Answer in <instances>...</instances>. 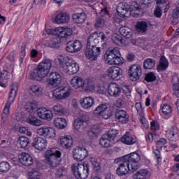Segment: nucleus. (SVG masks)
Segmentation results:
<instances>
[{
  "instance_id": "obj_1",
  "label": "nucleus",
  "mask_w": 179,
  "mask_h": 179,
  "mask_svg": "<svg viewBox=\"0 0 179 179\" xmlns=\"http://www.w3.org/2000/svg\"><path fill=\"white\" fill-rule=\"evenodd\" d=\"M70 84L74 89H83L86 93L94 92V83L92 78L83 79L80 76H74L71 78Z\"/></svg>"
},
{
  "instance_id": "obj_2",
  "label": "nucleus",
  "mask_w": 179,
  "mask_h": 179,
  "mask_svg": "<svg viewBox=\"0 0 179 179\" xmlns=\"http://www.w3.org/2000/svg\"><path fill=\"white\" fill-rule=\"evenodd\" d=\"M104 59L108 65H123L125 62V59L121 57V52L119 48H114L107 50L104 55Z\"/></svg>"
},
{
  "instance_id": "obj_3",
  "label": "nucleus",
  "mask_w": 179,
  "mask_h": 179,
  "mask_svg": "<svg viewBox=\"0 0 179 179\" xmlns=\"http://www.w3.org/2000/svg\"><path fill=\"white\" fill-rule=\"evenodd\" d=\"M61 151L51 148L47 150L44 153V162L50 167H57L61 164Z\"/></svg>"
},
{
  "instance_id": "obj_4",
  "label": "nucleus",
  "mask_w": 179,
  "mask_h": 179,
  "mask_svg": "<svg viewBox=\"0 0 179 179\" xmlns=\"http://www.w3.org/2000/svg\"><path fill=\"white\" fill-rule=\"evenodd\" d=\"M117 12L120 17H129L134 12H139V4L135 1L131 6L127 3H120L117 7Z\"/></svg>"
},
{
  "instance_id": "obj_5",
  "label": "nucleus",
  "mask_w": 179,
  "mask_h": 179,
  "mask_svg": "<svg viewBox=\"0 0 179 179\" xmlns=\"http://www.w3.org/2000/svg\"><path fill=\"white\" fill-rule=\"evenodd\" d=\"M127 159V157H126V159L122 157L115 159V163L117 164L120 163L119 167L116 170V173L120 177H122V176H127L129 171L131 173H135V171H136L135 169H132V166L129 163Z\"/></svg>"
},
{
  "instance_id": "obj_6",
  "label": "nucleus",
  "mask_w": 179,
  "mask_h": 179,
  "mask_svg": "<svg viewBox=\"0 0 179 179\" xmlns=\"http://www.w3.org/2000/svg\"><path fill=\"white\" fill-rule=\"evenodd\" d=\"M72 92L71 87H60L52 91V96L57 100H66L68 97H71Z\"/></svg>"
},
{
  "instance_id": "obj_7",
  "label": "nucleus",
  "mask_w": 179,
  "mask_h": 179,
  "mask_svg": "<svg viewBox=\"0 0 179 179\" xmlns=\"http://www.w3.org/2000/svg\"><path fill=\"white\" fill-rule=\"evenodd\" d=\"M101 52V48L95 46L94 45H87L85 50V56L87 59L91 61H96Z\"/></svg>"
},
{
  "instance_id": "obj_8",
  "label": "nucleus",
  "mask_w": 179,
  "mask_h": 179,
  "mask_svg": "<svg viewBox=\"0 0 179 179\" xmlns=\"http://www.w3.org/2000/svg\"><path fill=\"white\" fill-rule=\"evenodd\" d=\"M36 134L39 136H43V138H47L48 139H54L57 136V130L50 127L43 126L37 129Z\"/></svg>"
},
{
  "instance_id": "obj_9",
  "label": "nucleus",
  "mask_w": 179,
  "mask_h": 179,
  "mask_svg": "<svg viewBox=\"0 0 179 179\" xmlns=\"http://www.w3.org/2000/svg\"><path fill=\"white\" fill-rule=\"evenodd\" d=\"M128 75L130 80L136 82L139 80L141 76H142V67L138 64H133L129 66L128 70Z\"/></svg>"
},
{
  "instance_id": "obj_10",
  "label": "nucleus",
  "mask_w": 179,
  "mask_h": 179,
  "mask_svg": "<svg viewBox=\"0 0 179 179\" xmlns=\"http://www.w3.org/2000/svg\"><path fill=\"white\" fill-rule=\"evenodd\" d=\"M64 71L68 75H75L79 72V64L72 59H69L63 65Z\"/></svg>"
},
{
  "instance_id": "obj_11",
  "label": "nucleus",
  "mask_w": 179,
  "mask_h": 179,
  "mask_svg": "<svg viewBox=\"0 0 179 179\" xmlns=\"http://www.w3.org/2000/svg\"><path fill=\"white\" fill-rule=\"evenodd\" d=\"M124 72L118 66H110L106 71V75L112 80H121Z\"/></svg>"
},
{
  "instance_id": "obj_12",
  "label": "nucleus",
  "mask_w": 179,
  "mask_h": 179,
  "mask_svg": "<svg viewBox=\"0 0 179 179\" xmlns=\"http://www.w3.org/2000/svg\"><path fill=\"white\" fill-rule=\"evenodd\" d=\"M89 117L87 115L83 114L79 116L75 121H74V128L77 129V131H83L86 129L87 127H89Z\"/></svg>"
},
{
  "instance_id": "obj_13",
  "label": "nucleus",
  "mask_w": 179,
  "mask_h": 179,
  "mask_svg": "<svg viewBox=\"0 0 179 179\" xmlns=\"http://www.w3.org/2000/svg\"><path fill=\"white\" fill-rule=\"evenodd\" d=\"M89 156V151L84 147H76L73 150V157L77 162H82Z\"/></svg>"
},
{
  "instance_id": "obj_14",
  "label": "nucleus",
  "mask_w": 179,
  "mask_h": 179,
  "mask_svg": "<svg viewBox=\"0 0 179 179\" xmlns=\"http://www.w3.org/2000/svg\"><path fill=\"white\" fill-rule=\"evenodd\" d=\"M123 157L125 160L127 159V162L129 163L130 166H131L133 170L136 171V170L139 169V162L141 161V155H139V154L132 152Z\"/></svg>"
},
{
  "instance_id": "obj_15",
  "label": "nucleus",
  "mask_w": 179,
  "mask_h": 179,
  "mask_svg": "<svg viewBox=\"0 0 179 179\" xmlns=\"http://www.w3.org/2000/svg\"><path fill=\"white\" fill-rule=\"evenodd\" d=\"M37 115L41 120H43V121H51L52 118H54V113L52 110L45 108H38L36 110Z\"/></svg>"
},
{
  "instance_id": "obj_16",
  "label": "nucleus",
  "mask_w": 179,
  "mask_h": 179,
  "mask_svg": "<svg viewBox=\"0 0 179 179\" xmlns=\"http://www.w3.org/2000/svg\"><path fill=\"white\" fill-rule=\"evenodd\" d=\"M166 137L172 142H177L179 140L178 128L176 126L168 127L166 130Z\"/></svg>"
},
{
  "instance_id": "obj_17",
  "label": "nucleus",
  "mask_w": 179,
  "mask_h": 179,
  "mask_svg": "<svg viewBox=\"0 0 179 179\" xmlns=\"http://www.w3.org/2000/svg\"><path fill=\"white\" fill-rule=\"evenodd\" d=\"M18 160L22 166H25V167H30V166H33L34 164V159L33 157L30 155V154L27 152H22L18 156Z\"/></svg>"
},
{
  "instance_id": "obj_18",
  "label": "nucleus",
  "mask_w": 179,
  "mask_h": 179,
  "mask_svg": "<svg viewBox=\"0 0 179 179\" xmlns=\"http://www.w3.org/2000/svg\"><path fill=\"white\" fill-rule=\"evenodd\" d=\"M73 33V30L69 27H58L55 28V34L59 36L60 38H68L71 37Z\"/></svg>"
},
{
  "instance_id": "obj_19",
  "label": "nucleus",
  "mask_w": 179,
  "mask_h": 179,
  "mask_svg": "<svg viewBox=\"0 0 179 179\" xmlns=\"http://www.w3.org/2000/svg\"><path fill=\"white\" fill-rule=\"evenodd\" d=\"M58 142L63 149H71L73 146V138L69 135L61 136Z\"/></svg>"
},
{
  "instance_id": "obj_20",
  "label": "nucleus",
  "mask_w": 179,
  "mask_h": 179,
  "mask_svg": "<svg viewBox=\"0 0 179 179\" xmlns=\"http://www.w3.org/2000/svg\"><path fill=\"white\" fill-rule=\"evenodd\" d=\"M122 92V90L118 84L114 83L109 84L108 87V93L111 97H120Z\"/></svg>"
},
{
  "instance_id": "obj_21",
  "label": "nucleus",
  "mask_w": 179,
  "mask_h": 179,
  "mask_svg": "<svg viewBox=\"0 0 179 179\" xmlns=\"http://www.w3.org/2000/svg\"><path fill=\"white\" fill-rule=\"evenodd\" d=\"M82 48H83L82 42L75 41L74 42L70 41L67 43L66 50L68 51V52H79Z\"/></svg>"
},
{
  "instance_id": "obj_22",
  "label": "nucleus",
  "mask_w": 179,
  "mask_h": 179,
  "mask_svg": "<svg viewBox=\"0 0 179 179\" xmlns=\"http://www.w3.org/2000/svg\"><path fill=\"white\" fill-rule=\"evenodd\" d=\"M48 143V141H47V138L38 137L34 139L33 145L35 149L39 150V152H41L44 150L45 148H47Z\"/></svg>"
},
{
  "instance_id": "obj_23",
  "label": "nucleus",
  "mask_w": 179,
  "mask_h": 179,
  "mask_svg": "<svg viewBox=\"0 0 179 179\" xmlns=\"http://www.w3.org/2000/svg\"><path fill=\"white\" fill-rule=\"evenodd\" d=\"M81 107L84 110H90L94 106V98L92 96H85L79 101Z\"/></svg>"
},
{
  "instance_id": "obj_24",
  "label": "nucleus",
  "mask_w": 179,
  "mask_h": 179,
  "mask_svg": "<svg viewBox=\"0 0 179 179\" xmlns=\"http://www.w3.org/2000/svg\"><path fill=\"white\" fill-rule=\"evenodd\" d=\"M115 118L122 124H127L129 121V115L124 110H120L115 113Z\"/></svg>"
},
{
  "instance_id": "obj_25",
  "label": "nucleus",
  "mask_w": 179,
  "mask_h": 179,
  "mask_svg": "<svg viewBox=\"0 0 179 179\" xmlns=\"http://www.w3.org/2000/svg\"><path fill=\"white\" fill-rule=\"evenodd\" d=\"M61 75L57 72H52L50 73L48 83L51 86H58L61 85Z\"/></svg>"
},
{
  "instance_id": "obj_26",
  "label": "nucleus",
  "mask_w": 179,
  "mask_h": 179,
  "mask_svg": "<svg viewBox=\"0 0 179 179\" xmlns=\"http://www.w3.org/2000/svg\"><path fill=\"white\" fill-rule=\"evenodd\" d=\"M121 142L124 145H134L136 143V137L127 131L122 136Z\"/></svg>"
},
{
  "instance_id": "obj_27",
  "label": "nucleus",
  "mask_w": 179,
  "mask_h": 179,
  "mask_svg": "<svg viewBox=\"0 0 179 179\" xmlns=\"http://www.w3.org/2000/svg\"><path fill=\"white\" fill-rule=\"evenodd\" d=\"M53 125L57 129H65L68 127V122L64 117H55L53 120Z\"/></svg>"
},
{
  "instance_id": "obj_28",
  "label": "nucleus",
  "mask_w": 179,
  "mask_h": 179,
  "mask_svg": "<svg viewBox=\"0 0 179 179\" xmlns=\"http://www.w3.org/2000/svg\"><path fill=\"white\" fill-rule=\"evenodd\" d=\"M71 19L69 15L66 13H59L57 14L55 18L56 23L58 24H64L65 23H68Z\"/></svg>"
},
{
  "instance_id": "obj_29",
  "label": "nucleus",
  "mask_w": 179,
  "mask_h": 179,
  "mask_svg": "<svg viewBox=\"0 0 179 179\" xmlns=\"http://www.w3.org/2000/svg\"><path fill=\"white\" fill-rule=\"evenodd\" d=\"M61 45V37L59 36L52 37L50 41H46V47H50V48H59Z\"/></svg>"
},
{
  "instance_id": "obj_30",
  "label": "nucleus",
  "mask_w": 179,
  "mask_h": 179,
  "mask_svg": "<svg viewBox=\"0 0 179 179\" xmlns=\"http://www.w3.org/2000/svg\"><path fill=\"white\" fill-rule=\"evenodd\" d=\"M114 142L113 139H111L108 136L104 134L102 136L99 141V144L101 145V148H111L113 145H114Z\"/></svg>"
},
{
  "instance_id": "obj_31",
  "label": "nucleus",
  "mask_w": 179,
  "mask_h": 179,
  "mask_svg": "<svg viewBox=\"0 0 179 179\" xmlns=\"http://www.w3.org/2000/svg\"><path fill=\"white\" fill-rule=\"evenodd\" d=\"M38 66H40L43 69H45L48 72H50V71H51V68H52V60H51L47 57H45V58H43L42 62H41L38 64Z\"/></svg>"
},
{
  "instance_id": "obj_32",
  "label": "nucleus",
  "mask_w": 179,
  "mask_h": 179,
  "mask_svg": "<svg viewBox=\"0 0 179 179\" xmlns=\"http://www.w3.org/2000/svg\"><path fill=\"white\" fill-rule=\"evenodd\" d=\"M83 171V164L76 163L71 166V171L74 177L78 179L80 177V171Z\"/></svg>"
},
{
  "instance_id": "obj_33",
  "label": "nucleus",
  "mask_w": 179,
  "mask_h": 179,
  "mask_svg": "<svg viewBox=\"0 0 179 179\" xmlns=\"http://www.w3.org/2000/svg\"><path fill=\"white\" fill-rule=\"evenodd\" d=\"M29 93L31 96H40L43 93V88L41 85L34 84L29 88Z\"/></svg>"
},
{
  "instance_id": "obj_34",
  "label": "nucleus",
  "mask_w": 179,
  "mask_h": 179,
  "mask_svg": "<svg viewBox=\"0 0 179 179\" xmlns=\"http://www.w3.org/2000/svg\"><path fill=\"white\" fill-rule=\"evenodd\" d=\"M149 25L145 21L138 22L136 24V30L138 33H145Z\"/></svg>"
},
{
  "instance_id": "obj_35",
  "label": "nucleus",
  "mask_w": 179,
  "mask_h": 179,
  "mask_svg": "<svg viewBox=\"0 0 179 179\" xmlns=\"http://www.w3.org/2000/svg\"><path fill=\"white\" fill-rule=\"evenodd\" d=\"M73 20L75 23L82 24V23H85L86 21V14L85 13L74 14L73 15Z\"/></svg>"
},
{
  "instance_id": "obj_36",
  "label": "nucleus",
  "mask_w": 179,
  "mask_h": 179,
  "mask_svg": "<svg viewBox=\"0 0 179 179\" xmlns=\"http://www.w3.org/2000/svg\"><path fill=\"white\" fill-rule=\"evenodd\" d=\"M149 176V171L147 169H141L133 175L134 179H146Z\"/></svg>"
},
{
  "instance_id": "obj_37",
  "label": "nucleus",
  "mask_w": 179,
  "mask_h": 179,
  "mask_svg": "<svg viewBox=\"0 0 179 179\" xmlns=\"http://www.w3.org/2000/svg\"><path fill=\"white\" fill-rule=\"evenodd\" d=\"M55 115H64L66 110L61 104H56L52 107Z\"/></svg>"
},
{
  "instance_id": "obj_38",
  "label": "nucleus",
  "mask_w": 179,
  "mask_h": 179,
  "mask_svg": "<svg viewBox=\"0 0 179 179\" xmlns=\"http://www.w3.org/2000/svg\"><path fill=\"white\" fill-rule=\"evenodd\" d=\"M97 43H99V32H94L90 35L87 45H94Z\"/></svg>"
},
{
  "instance_id": "obj_39",
  "label": "nucleus",
  "mask_w": 179,
  "mask_h": 179,
  "mask_svg": "<svg viewBox=\"0 0 179 179\" xmlns=\"http://www.w3.org/2000/svg\"><path fill=\"white\" fill-rule=\"evenodd\" d=\"M90 172V169H89V164H84L83 165V171H80V174L77 179H86L89 177V173Z\"/></svg>"
},
{
  "instance_id": "obj_40",
  "label": "nucleus",
  "mask_w": 179,
  "mask_h": 179,
  "mask_svg": "<svg viewBox=\"0 0 179 179\" xmlns=\"http://www.w3.org/2000/svg\"><path fill=\"white\" fill-rule=\"evenodd\" d=\"M119 33L124 36L126 38H131L132 37V29L128 27H122L119 29Z\"/></svg>"
},
{
  "instance_id": "obj_41",
  "label": "nucleus",
  "mask_w": 179,
  "mask_h": 179,
  "mask_svg": "<svg viewBox=\"0 0 179 179\" xmlns=\"http://www.w3.org/2000/svg\"><path fill=\"white\" fill-rule=\"evenodd\" d=\"M26 121L28 124H30V125H34L35 127H40L43 125V121L34 116L28 117Z\"/></svg>"
},
{
  "instance_id": "obj_42",
  "label": "nucleus",
  "mask_w": 179,
  "mask_h": 179,
  "mask_svg": "<svg viewBox=\"0 0 179 179\" xmlns=\"http://www.w3.org/2000/svg\"><path fill=\"white\" fill-rule=\"evenodd\" d=\"M24 108L26 111L30 113L31 114H33V113H34V111H36V110L37 109V102L34 101L27 102L24 105Z\"/></svg>"
},
{
  "instance_id": "obj_43",
  "label": "nucleus",
  "mask_w": 179,
  "mask_h": 179,
  "mask_svg": "<svg viewBox=\"0 0 179 179\" xmlns=\"http://www.w3.org/2000/svg\"><path fill=\"white\" fill-rule=\"evenodd\" d=\"M17 90H19V84L17 83H14L11 86L8 100H11L12 101L15 100V97H16V95L17 94Z\"/></svg>"
},
{
  "instance_id": "obj_44",
  "label": "nucleus",
  "mask_w": 179,
  "mask_h": 179,
  "mask_svg": "<svg viewBox=\"0 0 179 179\" xmlns=\"http://www.w3.org/2000/svg\"><path fill=\"white\" fill-rule=\"evenodd\" d=\"M17 143L22 149H27V148H29L30 141L29 140V138L26 136H20L17 139Z\"/></svg>"
},
{
  "instance_id": "obj_45",
  "label": "nucleus",
  "mask_w": 179,
  "mask_h": 179,
  "mask_svg": "<svg viewBox=\"0 0 179 179\" xmlns=\"http://www.w3.org/2000/svg\"><path fill=\"white\" fill-rule=\"evenodd\" d=\"M90 163H91L94 171L97 173L101 170V164H100V162H99L96 158L91 157L90 158Z\"/></svg>"
},
{
  "instance_id": "obj_46",
  "label": "nucleus",
  "mask_w": 179,
  "mask_h": 179,
  "mask_svg": "<svg viewBox=\"0 0 179 179\" xmlns=\"http://www.w3.org/2000/svg\"><path fill=\"white\" fill-rule=\"evenodd\" d=\"M162 113L164 117H170L173 113V107L167 103H165L162 107Z\"/></svg>"
},
{
  "instance_id": "obj_47",
  "label": "nucleus",
  "mask_w": 179,
  "mask_h": 179,
  "mask_svg": "<svg viewBox=\"0 0 179 179\" xmlns=\"http://www.w3.org/2000/svg\"><path fill=\"white\" fill-rule=\"evenodd\" d=\"M107 107V104L106 103H101L98 106L94 111V115H95V117H99L101 114L105 111Z\"/></svg>"
},
{
  "instance_id": "obj_48",
  "label": "nucleus",
  "mask_w": 179,
  "mask_h": 179,
  "mask_svg": "<svg viewBox=\"0 0 179 179\" xmlns=\"http://www.w3.org/2000/svg\"><path fill=\"white\" fill-rule=\"evenodd\" d=\"M169 68V61L164 57H162L158 66V71H166Z\"/></svg>"
},
{
  "instance_id": "obj_49",
  "label": "nucleus",
  "mask_w": 179,
  "mask_h": 179,
  "mask_svg": "<svg viewBox=\"0 0 179 179\" xmlns=\"http://www.w3.org/2000/svg\"><path fill=\"white\" fill-rule=\"evenodd\" d=\"M114 113V109L111 107H107L105 111L101 114L99 117L103 118V120H108L110 117L113 115V113Z\"/></svg>"
},
{
  "instance_id": "obj_50",
  "label": "nucleus",
  "mask_w": 179,
  "mask_h": 179,
  "mask_svg": "<svg viewBox=\"0 0 179 179\" xmlns=\"http://www.w3.org/2000/svg\"><path fill=\"white\" fill-rule=\"evenodd\" d=\"M112 41L114 44H116V45H124V39H122L121 36L117 34H114L112 36Z\"/></svg>"
},
{
  "instance_id": "obj_51",
  "label": "nucleus",
  "mask_w": 179,
  "mask_h": 179,
  "mask_svg": "<svg viewBox=\"0 0 179 179\" xmlns=\"http://www.w3.org/2000/svg\"><path fill=\"white\" fill-rule=\"evenodd\" d=\"M158 138H159V136H157V134H153L150 131H148L145 134V139L148 143H152V142H155L157 141Z\"/></svg>"
},
{
  "instance_id": "obj_52",
  "label": "nucleus",
  "mask_w": 179,
  "mask_h": 179,
  "mask_svg": "<svg viewBox=\"0 0 179 179\" xmlns=\"http://www.w3.org/2000/svg\"><path fill=\"white\" fill-rule=\"evenodd\" d=\"M48 73H50V71H48L44 69H42V67H40V66H37L36 75L38 76V78H41V79H43L45 78V76H47Z\"/></svg>"
},
{
  "instance_id": "obj_53",
  "label": "nucleus",
  "mask_w": 179,
  "mask_h": 179,
  "mask_svg": "<svg viewBox=\"0 0 179 179\" xmlns=\"http://www.w3.org/2000/svg\"><path fill=\"white\" fill-rule=\"evenodd\" d=\"M156 65V61L153 59H147L143 64L145 69H152Z\"/></svg>"
},
{
  "instance_id": "obj_54",
  "label": "nucleus",
  "mask_w": 179,
  "mask_h": 179,
  "mask_svg": "<svg viewBox=\"0 0 179 179\" xmlns=\"http://www.w3.org/2000/svg\"><path fill=\"white\" fill-rule=\"evenodd\" d=\"M10 170V164L8 162H0V173H8Z\"/></svg>"
},
{
  "instance_id": "obj_55",
  "label": "nucleus",
  "mask_w": 179,
  "mask_h": 179,
  "mask_svg": "<svg viewBox=\"0 0 179 179\" xmlns=\"http://www.w3.org/2000/svg\"><path fill=\"white\" fill-rule=\"evenodd\" d=\"M118 130L112 129L108 131V134H105L106 136L112 139L113 142H115V138L118 136Z\"/></svg>"
},
{
  "instance_id": "obj_56",
  "label": "nucleus",
  "mask_w": 179,
  "mask_h": 179,
  "mask_svg": "<svg viewBox=\"0 0 179 179\" xmlns=\"http://www.w3.org/2000/svg\"><path fill=\"white\" fill-rule=\"evenodd\" d=\"M106 26V20L101 17H98L95 22V27L101 29Z\"/></svg>"
},
{
  "instance_id": "obj_57",
  "label": "nucleus",
  "mask_w": 179,
  "mask_h": 179,
  "mask_svg": "<svg viewBox=\"0 0 179 179\" xmlns=\"http://www.w3.org/2000/svg\"><path fill=\"white\" fill-rule=\"evenodd\" d=\"M29 179H41V173L40 172L33 169L29 173Z\"/></svg>"
},
{
  "instance_id": "obj_58",
  "label": "nucleus",
  "mask_w": 179,
  "mask_h": 179,
  "mask_svg": "<svg viewBox=\"0 0 179 179\" xmlns=\"http://www.w3.org/2000/svg\"><path fill=\"white\" fill-rule=\"evenodd\" d=\"M99 38H101L102 43V47L104 48L107 45V41H108V38L106 36L104 32H99Z\"/></svg>"
},
{
  "instance_id": "obj_59",
  "label": "nucleus",
  "mask_w": 179,
  "mask_h": 179,
  "mask_svg": "<svg viewBox=\"0 0 179 179\" xmlns=\"http://www.w3.org/2000/svg\"><path fill=\"white\" fill-rule=\"evenodd\" d=\"M101 131V125L100 124H94L92 125L91 127V131L90 134H93L94 135H96V134H99Z\"/></svg>"
},
{
  "instance_id": "obj_60",
  "label": "nucleus",
  "mask_w": 179,
  "mask_h": 179,
  "mask_svg": "<svg viewBox=\"0 0 179 179\" xmlns=\"http://www.w3.org/2000/svg\"><path fill=\"white\" fill-rule=\"evenodd\" d=\"M150 130L154 131H160V125L159 124L157 121L152 120L150 122Z\"/></svg>"
},
{
  "instance_id": "obj_61",
  "label": "nucleus",
  "mask_w": 179,
  "mask_h": 179,
  "mask_svg": "<svg viewBox=\"0 0 179 179\" xmlns=\"http://www.w3.org/2000/svg\"><path fill=\"white\" fill-rule=\"evenodd\" d=\"M13 103V101L8 99L5 105V107L3 110V114L8 115L9 114V108H10V104Z\"/></svg>"
},
{
  "instance_id": "obj_62",
  "label": "nucleus",
  "mask_w": 179,
  "mask_h": 179,
  "mask_svg": "<svg viewBox=\"0 0 179 179\" xmlns=\"http://www.w3.org/2000/svg\"><path fill=\"white\" fill-rule=\"evenodd\" d=\"M145 80L147 82H155V80H156V75L152 72L147 73Z\"/></svg>"
},
{
  "instance_id": "obj_63",
  "label": "nucleus",
  "mask_w": 179,
  "mask_h": 179,
  "mask_svg": "<svg viewBox=\"0 0 179 179\" xmlns=\"http://www.w3.org/2000/svg\"><path fill=\"white\" fill-rule=\"evenodd\" d=\"M140 122H141V124L143 125V128H149V122H148V120L145 117V114L143 113V115H140Z\"/></svg>"
},
{
  "instance_id": "obj_64",
  "label": "nucleus",
  "mask_w": 179,
  "mask_h": 179,
  "mask_svg": "<svg viewBox=\"0 0 179 179\" xmlns=\"http://www.w3.org/2000/svg\"><path fill=\"white\" fill-rule=\"evenodd\" d=\"M172 83L173 85V90H175L176 92H178L179 91V80H178V77H173V78L172 80Z\"/></svg>"
}]
</instances>
